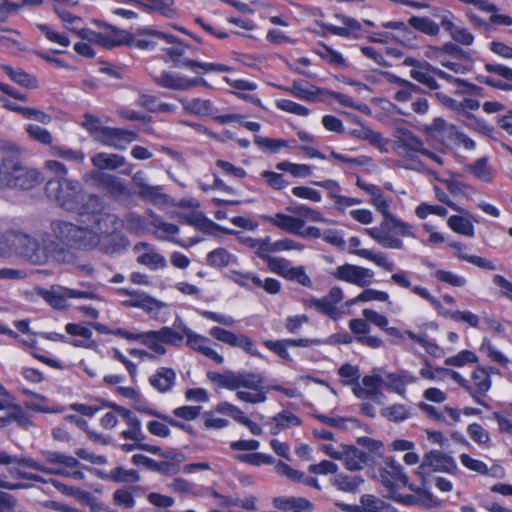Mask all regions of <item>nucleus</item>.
I'll use <instances>...</instances> for the list:
<instances>
[{
    "label": "nucleus",
    "mask_w": 512,
    "mask_h": 512,
    "mask_svg": "<svg viewBox=\"0 0 512 512\" xmlns=\"http://www.w3.org/2000/svg\"><path fill=\"white\" fill-rule=\"evenodd\" d=\"M411 77L430 90L445 108L457 113H469L480 107L478 97L484 89L465 79L454 77L429 63L411 70Z\"/></svg>",
    "instance_id": "1"
},
{
    "label": "nucleus",
    "mask_w": 512,
    "mask_h": 512,
    "mask_svg": "<svg viewBox=\"0 0 512 512\" xmlns=\"http://www.w3.org/2000/svg\"><path fill=\"white\" fill-rule=\"evenodd\" d=\"M207 377L219 388L236 390L237 399L248 404L264 403L270 391L280 392L289 398L299 396V391L295 387H284L280 384L264 385V377L259 372L228 370L223 373L208 372Z\"/></svg>",
    "instance_id": "2"
},
{
    "label": "nucleus",
    "mask_w": 512,
    "mask_h": 512,
    "mask_svg": "<svg viewBox=\"0 0 512 512\" xmlns=\"http://www.w3.org/2000/svg\"><path fill=\"white\" fill-rule=\"evenodd\" d=\"M370 203L383 216L379 227L367 229L368 235L384 248L402 249L403 241L394 235L401 237H415L411 224L397 218L390 212V201L382 195L370 199Z\"/></svg>",
    "instance_id": "3"
},
{
    "label": "nucleus",
    "mask_w": 512,
    "mask_h": 512,
    "mask_svg": "<svg viewBox=\"0 0 512 512\" xmlns=\"http://www.w3.org/2000/svg\"><path fill=\"white\" fill-rule=\"evenodd\" d=\"M43 181L42 173L25 167L20 155L4 152L0 159V189L3 187L30 190Z\"/></svg>",
    "instance_id": "4"
},
{
    "label": "nucleus",
    "mask_w": 512,
    "mask_h": 512,
    "mask_svg": "<svg viewBox=\"0 0 512 512\" xmlns=\"http://www.w3.org/2000/svg\"><path fill=\"white\" fill-rule=\"evenodd\" d=\"M89 202L93 203L94 206H99V209L80 213L81 222L85 223L86 227L66 222V246L75 249H87L98 243L99 236L94 229H100V224L103 220V207L99 197L96 195L90 196Z\"/></svg>",
    "instance_id": "5"
},
{
    "label": "nucleus",
    "mask_w": 512,
    "mask_h": 512,
    "mask_svg": "<svg viewBox=\"0 0 512 512\" xmlns=\"http://www.w3.org/2000/svg\"><path fill=\"white\" fill-rule=\"evenodd\" d=\"M9 259L18 257L32 265H42L44 253L40 250V241L20 230H10Z\"/></svg>",
    "instance_id": "6"
},
{
    "label": "nucleus",
    "mask_w": 512,
    "mask_h": 512,
    "mask_svg": "<svg viewBox=\"0 0 512 512\" xmlns=\"http://www.w3.org/2000/svg\"><path fill=\"white\" fill-rule=\"evenodd\" d=\"M42 177L47 179L44 188L46 198L60 208L64 207V164L56 160L45 161Z\"/></svg>",
    "instance_id": "7"
},
{
    "label": "nucleus",
    "mask_w": 512,
    "mask_h": 512,
    "mask_svg": "<svg viewBox=\"0 0 512 512\" xmlns=\"http://www.w3.org/2000/svg\"><path fill=\"white\" fill-rule=\"evenodd\" d=\"M41 240L40 250L44 253L42 265L50 261H61L64 253V221L53 220Z\"/></svg>",
    "instance_id": "8"
},
{
    "label": "nucleus",
    "mask_w": 512,
    "mask_h": 512,
    "mask_svg": "<svg viewBox=\"0 0 512 512\" xmlns=\"http://www.w3.org/2000/svg\"><path fill=\"white\" fill-rule=\"evenodd\" d=\"M343 298L342 288L333 286L321 298L311 297L304 299L303 305L306 309H314L317 313L327 316L333 321H338L343 315V310L338 306Z\"/></svg>",
    "instance_id": "9"
},
{
    "label": "nucleus",
    "mask_w": 512,
    "mask_h": 512,
    "mask_svg": "<svg viewBox=\"0 0 512 512\" xmlns=\"http://www.w3.org/2000/svg\"><path fill=\"white\" fill-rule=\"evenodd\" d=\"M379 481L386 489L387 495L395 494L401 487L408 485V476L403 467L393 457H386L380 465Z\"/></svg>",
    "instance_id": "10"
},
{
    "label": "nucleus",
    "mask_w": 512,
    "mask_h": 512,
    "mask_svg": "<svg viewBox=\"0 0 512 512\" xmlns=\"http://www.w3.org/2000/svg\"><path fill=\"white\" fill-rule=\"evenodd\" d=\"M120 295L128 296V299L121 302L125 308H138L150 316L156 317L166 306L162 301L152 297L148 293L130 288H120Z\"/></svg>",
    "instance_id": "11"
},
{
    "label": "nucleus",
    "mask_w": 512,
    "mask_h": 512,
    "mask_svg": "<svg viewBox=\"0 0 512 512\" xmlns=\"http://www.w3.org/2000/svg\"><path fill=\"white\" fill-rule=\"evenodd\" d=\"M331 275L339 281L361 288L368 287L374 278L373 270L350 263L337 266Z\"/></svg>",
    "instance_id": "12"
},
{
    "label": "nucleus",
    "mask_w": 512,
    "mask_h": 512,
    "mask_svg": "<svg viewBox=\"0 0 512 512\" xmlns=\"http://www.w3.org/2000/svg\"><path fill=\"white\" fill-rule=\"evenodd\" d=\"M154 83L161 88L186 91L197 86H208L207 81L202 77L188 78L172 71H163L153 77Z\"/></svg>",
    "instance_id": "13"
},
{
    "label": "nucleus",
    "mask_w": 512,
    "mask_h": 512,
    "mask_svg": "<svg viewBox=\"0 0 512 512\" xmlns=\"http://www.w3.org/2000/svg\"><path fill=\"white\" fill-rule=\"evenodd\" d=\"M175 41L174 35L156 30L152 27H143L131 33L130 48L151 51L160 42Z\"/></svg>",
    "instance_id": "14"
},
{
    "label": "nucleus",
    "mask_w": 512,
    "mask_h": 512,
    "mask_svg": "<svg viewBox=\"0 0 512 512\" xmlns=\"http://www.w3.org/2000/svg\"><path fill=\"white\" fill-rule=\"evenodd\" d=\"M493 371V367L478 366L472 372V384H469V387H467V393L471 396L474 402L487 409H489L490 406L485 402L484 396L491 388V373H493Z\"/></svg>",
    "instance_id": "15"
},
{
    "label": "nucleus",
    "mask_w": 512,
    "mask_h": 512,
    "mask_svg": "<svg viewBox=\"0 0 512 512\" xmlns=\"http://www.w3.org/2000/svg\"><path fill=\"white\" fill-rule=\"evenodd\" d=\"M209 335L231 347L240 348L251 356H259V351L253 340L245 334H236L220 326H213Z\"/></svg>",
    "instance_id": "16"
},
{
    "label": "nucleus",
    "mask_w": 512,
    "mask_h": 512,
    "mask_svg": "<svg viewBox=\"0 0 512 512\" xmlns=\"http://www.w3.org/2000/svg\"><path fill=\"white\" fill-rule=\"evenodd\" d=\"M131 32L120 30L111 25H105L104 30L100 32L92 31L90 39L96 44L106 49L114 47H130Z\"/></svg>",
    "instance_id": "17"
},
{
    "label": "nucleus",
    "mask_w": 512,
    "mask_h": 512,
    "mask_svg": "<svg viewBox=\"0 0 512 512\" xmlns=\"http://www.w3.org/2000/svg\"><path fill=\"white\" fill-rule=\"evenodd\" d=\"M484 69L488 73L495 74L508 82L496 80L490 76L477 75L476 81L491 88L501 91H512V68L503 64L485 63Z\"/></svg>",
    "instance_id": "18"
},
{
    "label": "nucleus",
    "mask_w": 512,
    "mask_h": 512,
    "mask_svg": "<svg viewBox=\"0 0 512 512\" xmlns=\"http://www.w3.org/2000/svg\"><path fill=\"white\" fill-rule=\"evenodd\" d=\"M182 331L186 338V345L190 349L204 355L216 364L220 365L224 362L223 356L211 347V340L209 338L194 332L185 325L182 327Z\"/></svg>",
    "instance_id": "19"
},
{
    "label": "nucleus",
    "mask_w": 512,
    "mask_h": 512,
    "mask_svg": "<svg viewBox=\"0 0 512 512\" xmlns=\"http://www.w3.org/2000/svg\"><path fill=\"white\" fill-rule=\"evenodd\" d=\"M182 224L192 226L205 234H214L215 232H222L227 235H233L236 232L232 229L223 227L211 219L207 218L201 211H193L188 214H182L179 217Z\"/></svg>",
    "instance_id": "20"
},
{
    "label": "nucleus",
    "mask_w": 512,
    "mask_h": 512,
    "mask_svg": "<svg viewBox=\"0 0 512 512\" xmlns=\"http://www.w3.org/2000/svg\"><path fill=\"white\" fill-rule=\"evenodd\" d=\"M108 407L118 412L120 418L126 423L128 428L120 433V437L125 440H145L146 435L142 431L140 419L129 409L116 403H108Z\"/></svg>",
    "instance_id": "21"
},
{
    "label": "nucleus",
    "mask_w": 512,
    "mask_h": 512,
    "mask_svg": "<svg viewBox=\"0 0 512 512\" xmlns=\"http://www.w3.org/2000/svg\"><path fill=\"white\" fill-rule=\"evenodd\" d=\"M139 137L138 133L118 127H108L102 131V138L99 143L113 147L118 150H125L127 146Z\"/></svg>",
    "instance_id": "22"
},
{
    "label": "nucleus",
    "mask_w": 512,
    "mask_h": 512,
    "mask_svg": "<svg viewBox=\"0 0 512 512\" xmlns=\"http://www.w3.org/2000/svg\"><path fill=\"white\" fill-rule=\"evenodd\" d=\"M360 502L361 505L340 502L335 503V505L344 512H397L391 504L371 494L362 495Z\"/></svg>",
    "instance_id": "23"
},
{
    "label": "nucleus",
    "mask_w": 512,
    "mask_h": 512,
    "mask_svg": "<svg viewBox=\"0 0 512 512\" xmlns=\"http://www.w3.org/2000/svg\"><path fill=\"white\" fill-rule=\"evenodd\" d=\"M319 344V340L317 339H310V338H298V339H280V340H266L263 342V345L270 350L271 352L275 353L280 358L291 361L292 358L290 356V353L288 352L289 347H311L314 345Z\"/></svg>",
    "instance_id": "24"
},
{
    "label": "nucleus",
    "mask_w": 512,
    "mask_h": 512,
    "mask_svg": "<svg viewBox=\"0 0 512 512\" xmlns=\"http://www.w3.org/2000/svg\"><path fill=\"white\" fill-rule=\"evenodd\" d=\"M133 251L138 253L144 251L137 256V263L147 267L150 270L164 269L167 266L165 257L158 253L155 247L148 242H138L134 245Z\"/></svg>",
    "instance_id": "25"
},
{
    "label": "nucleus",
    "mask_w": 512,
    "mask_h": 512,
    "mask_svg": "<svg viewBox=\"0 0 512 512\" xmlns=\"http://www.w3.org/2000/svg\"><path fill=\"white\" fill-rule=\"evenodd\" d=\"M383 379L379 375H365L362 378V386L359 382L354 385L352 391L358 399H371L376 403H381L383 393L381 387Z\"/></svg>",
    "instance_id": "26"
},
{
    "label": "nucleus",
    "mask_w": 512,
    "mask_h": 512,
    "mask_svg": "<svg viewBox=\"0 0 512 512\" xmlns=\"http://www.w3.org/2000/svg\"><path fill=\"white\" fill-rule=\"evenodd\" d=\"M314 185L319 186L326 190L329 199H331L338 210H345L347 207L358 205L362 203L359 198H353L341 195L340 184L333 179H326L322 181H313Z\"/></svg>",
    "instance_id": "27"
},
{
    "label": "nucleus",
    "mask_w": 512,
    "mask_h": 512,
    "mask_svg": "<svg viewBox=\"0 0 512 512\" xmlns=\"http://www.w3.org/2000/svg\"><path fill=\"white\" fill-rule=\"evenodd\" d=\"M428 468L432 471H443L453 474L457 470L455 460L448 455L439 451H430L427 453L419 467L423 473L429 472Z\"/></svg>",
    "instance_id": "28"
},
{
    "label": "nucleus",
    "mask_w": 512,
    "mask_h": 512,
    "mask_svg": "<svg viewBox=\"0 0 512 512\" xmlns=\"http://www.w3.org/2000/svg\"><path fill=\"white\" fill-rule=\"evenodd\" d=\"M406 487H408L411 491H414L417 495H402L399 494L398 491H396L395 494H389L387 496L393 499L395 502L405 506H414L419 503H422L427 506H434L437 504L435 497L430 491L416 487L414 484L409 483Z\"/></svg>",
    "instance_id": "29"
},
{
    "label": "nucleus",
    "mask_w": 512,
    "mask_h": 512,
    "mask_svg": "<svg viewBox=\"0 0 512 512\" xmlns=\"http://www.w3.org/2000/svg\"><path fill=\"white\" fill-rule=\"evenodd\" d=\"M391 281L401 288L409 289L413 294L429 302L436 310L442 307L441 302L430 291L419 285H412L408 272L401 271L391 275Z\"/></svg>",
    "instance_id": "30"
},
{
    "label": "nucleus",
    "mask_w": 512,
    "mask_h": 512,
    "mask_svg": "<svg viewBox=\"0 0 512 512\" xmlns=\"http://www.w3.org/2000/svg\"><path fill=\"white\" fill-rule=\"evenodd\" d=\"M385 378L386 388L389 391L396 393L401 397H405L406 388L408 385L415 384L419 380V378L415 374L406 369H401L397 372L387 373Z\"/></svg>",
    "instance_id": "31"
},
{
    "label": "nucleus",
    "mask_w": 512,
    "mask_h": 512,
    "mask_svg": "<svg viewBox=\"0 0 512 512\" xmlns=\"http://www.w3.org/2000/svg\"><path fill=\"white\" fill-rule=\"evenodd\" d=\"M302 423L303 421L299 416L290 410L284 409L271 417L269 421L265 423V425L269 427L270 434L276 436L283 430L291 427H299L302 425Z\"/></svg>",
    "instance_id": "32"
},
{
    "label": "nucleus",
    "mask_w": 512,
    "mask_h": 512,
    "mask_svg": "<svg viewBox=\"0 0 512 512\" xmlns=\"http://www.w3.org/2000/svg\"><path fill=\"white\" fill-rule=\"evenodd\" d=\"M453 18L454 15L451 12L443 15L440 20L441 27L449 33L454 42L464 46L472 45L474 42L473 34L467 28L457 26L453 22Z\"/></svg>",
    "instance_id": "33"
},
{
    "label": "nucleus",
    "mask_w": 512,
    "mask_h": 512,
    "mask_svg": "<svg viewBox=\"0 0 512 512\" xmlns=\"http://www.w3.org/2000/svg\"><path fill=\"white\" fill-rule=\"evenodd\" d=\"M338 18L343 23V26L330 25L328 27V31L331 34L339 37L354 39L365 37L366 31L357 19L344 15L338 16Z\"/></svg>",
    "instance_id": "34"
},
{
    "label": "nucleus",
    "mask_w": 512,
    "mask_h": 512,
    "mask_svg": "<svg viewBox=\"0 0 512 512\" xmlns=\"http://www.w3.org/2000/svg\"><path fill=\"white\" fill-rule=\"evenodd\" d=\"M262 219L286 232L293 234H301V229L305 227V221L302 218L276 213L274 216H263Z\"/></svg>",
    "instance_id": "35"
},
{
    "label": "nucleus",
    "mask_w": 512,
    "mask_h": 512,
    "mask_svg": "<svg viewBox=\"0 0 512 512\" xmlns=\"http://www.w3.org/2000/svg\"><path fill=\"white\" fill-rule=\"evenodd\" d=\"M179 102L182 104L184 111L187 114H192L200 117L206 116H214L217 109L214 107L213 103L209 99H201V98H178Z\"/></svg>",
    "instance_id": "36"
},
{
    "label": "nucleus",
    "mask_w": 512,
    "mask_h": 512,
    "mask_svg": "<svg viewBox=\"0 0 512 512\" xmlns=\"http://www.w3.org/2000/svg\"><path fill=\"white\" fill-rule=\"evenodd\" d=\"M275 469L278 474L287 477L292 482L302 483L317 490L321 489L317 478L306 476L304 472L291 467L283 461H278L276 463Z\"/></svg>",
    "instance_id": "37"
},
{
    "label": "nucleus",
    "mask_w": 512,
    "mask_h": 512,
    "mask_svg": "<svg viewBox=\"0 0 512 512\" xmlns=\"http://www.w3.org/2000/svg\"><path fill=\"white\" fill-rule=\"evenodd\" d=\"M176 377V372L172 368L160 367L149 378V383L158 392L166 393L175 385Z\"/></svg>",
    "instance_id": "38"
},
{
    "label": "nucleus",
    "mask_w": 512,
    "mask_h": 512,
    "mask_svg": "<svg viewBox=\"0 0 512 512\" xmlns=\"http://www.w3.org/2000/svg\"><path fill=\"white\" fill-rule=\"evenodd\" d=\"M175 41L165 42L166 44H171L172 46L162 48V51L165 53L164 60L165 62H172L176 67L182 66V57L184 56L186 50H192L193 52L197 49L192 47L189 44L182 42L178 37L174 36Z\"/></svg>",
    "instance_id": "39"
},
{
    "label": "nucleus",
    "mask_w": 512,
    "mask_h": 512,
    "mask_svg": "<svg viewBox=\"0 0 512 512\" xmlns=\"http://www.w3.org/2000/svg\"><path fill=\"white\" fill-rule=\"evenodd\" d=\"M293 96L298 99L316 102L319 100V96L326 92L325 89L317 87L315 85H309L302 81H294L292 86L287 89Z\"/></svg>",
    "instance_id": "40"
},
{
    "label": "nucleus",
    "mask_w": 512,
    "mask_h": 512,
    "mask_svg": "<svg viewBox=\"0 0 512 512\" xmlns=\"http://www.w3.org/2000/svg\"><path fill=\"white\" fill-rule=\"evenodd\" d=\"M97 476L105 481H112L115 483H135L139 480V474L134 469H125L122 466H117L110 472L96 471Z\"/></svg>",
    "instance_id": "41"
},
{
    "label": "nucleus",
    "mask_w": 512,
    "mask_h": 512,
    "mask_svg": "<svg viewBox=\"0 0 512 512\" xmlns=\"http://www.w3.org/2000/svg\"><path fill=\"white\" fill-rule=\"evenodd\" d=\"M182 66L184 68L189 69L191 72L198 74V69L203 70V73H210V72H216V73H226V72H232L233 68L229 65L222 64V63H212V62H200L194 59L190 58H184L182 61Z\"/></svg>",
    "instance_id": "42"
},
{
    "label": "nucleus",
    "mask_w": 512,
    "mask_h": 512,
    "mask_svg": "<svg viewBox=\"0 0 512 512\" xmlns=\"http://www.w3.org/2000/svg\"><path fill=\"white\" fill-rule=\"evenodd\" d=\"M132 403H133L134 409L140 413H144V414H147L150 416L160 418L164 422H167L168 424H170L172 427L181 429L183 431H188L190 429V426L186 425L185 423L178 421L168 415H164V414L150 408L147 405L145 399L142 397L141 394H140V401H132Z\"/></svg>",
    "instance_id": "43"
},
{
    "label": "nucleus",
    "mask_w": 512,
    "mask_h": 512,
    "mask_svg": "<svg viewBox=\"0 0 512 512\" xmlns=\"http://www.w3.org/2000/svg\"><path fill=\"white\" fill-rule=\"evenodd\" d=\"M447 226L456 234L466 237L475 236V226L472 216L451 215L447 220Z\"/></svg>",
    "instance_id": "44"
},
{
    "label": "nucleus",
    "mask_w": 512,
    "mask_h": 512,
    "mask_svg": "<svg viewBox=\"0 0 512 512\" xmlns=\"http://www.w3.org/2000/svg\"><path fill=\"white\" fill-rule=\"evenodd\" d=\"M400 153L411 160H415L417 154H422L423 142L411 132L405 133L398 145Z\"/></svg>",
    "instance_id": "45"
},
{
    "label": "nucleus",
    "mask_w": 512,
    "mask_h": 512,
    "mask_svg": "<svg viewBox=\"0 0 512 512\" xmlns=\"http://www.w3.org/2000/svg\"><path fill=\"white\" fill-rule=\"evenodd\" d=\"M66 496L75 498L81 505L89 507L92 512L102 510L97 498L90 492L66 484Z\"/></svg>",
    "instance_id": "46"
},
{
    "label": "nucleus",
    "mask_w": 512,
    "mask_h": 512,
    "mask_svg": "<svg viewBox=\"0 0 512 512\" xmlns=\"http://www.w3.org/2000/svg\"><path fill=\"white\" fill-rule=\"evenodd\" d=\"M132 181L138 188V195L144 199L156 203L162 197L161 187L151 186L144 182L141 172H137Z\"/></svg>",
    "instance_id": "47"
},
{
    "label": "nucleus",
    "mask_w": 512,
    "mask_h": 512,
    "mask_svg": "<svg viewBox=\"0 0 512 512\" xmlns=\"http://www.w3.org/2000/svg\"><path fill=\"white\" fill-rule=\"evenodd\" d=\"M97 181L109 194L113 196L128 194V189L125 183L114 175L101 173L98 175Z\"/></svg>",
    "instance_id": "48"
},
{
    "label": "nucleus",
    "mask_w": 512,
    "mask_h": 512,
    "mask_svg": "<svg viewBox=\"0 0 512 512\" xmlns=\"http://www.w3.org/2000/svg\"><path fill=\"white\" fill-rule=\"evenodd\" d=\"M364 482L361 476L339 473L334 476L333 485L342 492L356 493Z\"/></svg>",
    "instance_id": "49"
},
{
    "label": "nucleus",
    "mask_w": 512,
    "mask_h": 512,
    "mask_svg": "<svg viewBox=\"0 0 512 512\" xmlns=\"http://www.w3.org/2000/svg\"><path fill=\"white\" fill-rule=\"evenodd\" d=\"M408 24L415 30L428 36H437L441 27L440 24L426 16H411L408 19Z\"/></svg>",
    "instance_id": "50"
},
{
    "label": "nucleus",
    "mask_w": 512,
    "mask_h": 512,
    "mask_svg": "<svg viewBox=\"0 0 512 512\" xmlns=\"http://www.w3.org/2000/svg\"><path fill=\"white\" fill-rule=\"evenodd\" d=\"M368 459L367 454L355 446H349L345 451L344 464L350 471L361 470Z\"/></svg>",
    "instance_id": "51"
},
{
    "label": "nucleus",
    "mask_w": 512,
    "mask_h": 512,
    "mask_svg": "<svg viewBox=\"0 0 512 512\" xmlns=\"http://www.w3.org/2000/svg\"><path fill=\"white\" fill-rule=\"evenodd\" d=\"M0 464H2V465L19 464V465H23V466H26V467H29V468H32L35 470L48 472V473H55L54 470L44 467L43 465L34 461L33 459L23 458V457H19L17 455H11L4 451L0 452Z\"/></svg>",
    "instance_id": "52"
},
{
    "label": "nucleus",
    "mask_w": 512,
    "mask_h": 512,
    "mask_svg": "<svg viewBox=\"0 0 512 512\" xmlns=\"http://www.w3.org/2000/svg\"><path fill=\"white\" fill-rule=\"evenodd\" d=\"M254 142L260 149H265L272 154L278 153L282 148H291L293 147L292 144L295 143V141L286 139L261 137L257 135L254 137Z\"/></svg>",
    "instance_id": "53"
},
{
    "label": "nucleus",
    "mask_w": 512,
    "mask_h": 512,
    "mask_svg": "<svg viewBox=\"0 0 512 512\" xmlns=\"http://www.w3.org/2000/svg\"><path fill=\"white\" fill-rule=\"evenodd\" d=\"M92 163L99 169H118L125 164V158L118 154L98 153L92 158Z\"/></svg>",
    "instance_id": "54"
},
{
    "label": "nucleus",
    "mask_w": 512,
    "mask_h": 512,
    "mask_svg": "<svg viewBox=\"0 0 512 512\" xmlns=\"http://www.w3.org/2000/svg\"><path fill=\"white\" fill-rule=\"evenodd\" d=\"M273 504L276 508L283 511L293 510L294 508L307 509V511H311L313 508L312 503L308 499L302 497H276L273 500Z\"/></svg>",
    "instance_id": "55"
},
{
    "label": "nucleus",
    "mask_w": 512,
    "mask_h": 512,
    "mask_svg": "<svg viewBox=\"0 0 512 512\" xmlns=\"http://www.w3.org/2000/svg\"><path fill=\"white\" fill-rule=\"evenodd\" d=\"M159 330H150L143 332L141 344L146 346L156 355L161 356L166 353L165 344Z\"/></svg>",
    "instance_id": "56"
},
{
    "label": "nucleus",
    "mask_w": 512,
    "mask_h": 512,
    "mask_svg": "<svg viewBox=\"0 0 512 512\" xmlns=\"http://www.w3.org/2000/svg\"><path fill=\"white\" fill-rule=\"evenodd\" d=\"M381 415L391 422L400 423L411 417V411L405 404H393L383 408Z\"/></svg>",
    "instance_id": "57"
},
{
    "label": "nucleus",
    "mask_w": 512,
    "mask_h": 512,
    "mask_svg": "<svg viewBox=\"0 0 512 512\" xmlns=\"http://www.w3.org/2000/svg\"><path fill=\"white\" fill-rule=\"evenodd\" d=\"M235 458L241 463L257 467L262 465H272L275 462L274 457L270 454L255 451L251 453L238 454Z\"/></svg>",
    "instance_id": "58"
},
{
    "label": "nucleus",
    "mask_w": 512,
    "mask_h": 512,
    "mask_svg": "<svg viewBox=\"0 0 512 512\" xmlns=\"http://www.w3.org/2000/svg\"><path fill=\"white\" fill-rule=\"evenodd\" d=\"M234 256L225 248L219 247L207 254L206 260L209 266L216 268L227 267Z\"/></svg>",
    "instance_id": "59"
},
{
    "label": "nucleus",
    "mask_w": 512,
    "mask_h": 512,
    "mask_svg": "<svg viewBox=\"0 0 512 512\" xmlns=\"http://www.w3.org/2000/svg\"><path fill=\"white\" fill-rule=\"evenodd\" d=\"M3 69L10 79L17 84L30 89L37 88V79L34 76L21 69H13L9 66H5Z\"/></svg>",
    "instance_id": "60"
},
{
    "label": "nucleus",
    "mask_w": 512,
    "mask_h": 512,
    "mask_svg": "<svg viewBox=\"0 0 512 512\" xmlns=\"http://www.w3.org/2000/svg\"><path fill=\"white\" fill-rule=\"evenodd\" d=\"M82 126L97 142L102 138V131L107 128L97 116L91 113L84 114Z\"/></svg>",
    "instance_id": "61"
},
{
    "label": "nucleus",
    "mask_w": 512,
    "mask_h": 512,
    "mask_svg": "<svg viewBox=\"0 0 512 512\" xmlns=\"http://www.w3.org/2000/svg\"><path fill=\"white\" fill-rule=\"evenodd\" d=\"M229 278L234 283L247 290L251 289V285L256 286V284L261 283V278L253 272H242L238 270H232L230 271Z\"/></svg>",
    "instance_id": "62"
},
{
    "label": "nucleus",
    "mask_w": 512,
    "mask_h": 512,
    "mask_svg": "<svg viewBox=\"0 0 512 512\" xmlns=\"http://www.w3.org/2000/svg\"><path fill=\"white\" fill-rule=\"evenodd\" d=\"M432 277L438 282L444 283L451 287H464L467 284V279L464 276L457 275L448 270H436Z\"/></svg>",
    "instance_id": "63"
},
{
    "label": "nucleus",
    "mask_w": 512,
    "mask_h": 512,
    "mask_svg": "<svg viewBox=\"0 0 512 512\" xmlns=\"http://www.w3.org/2000/svg\"><path fill=\"white\" fill-rule=\"evenodd\" d=\"M347 134L352 138L368 141L372 145H377L382 140L381 133L373 131L364 125H361L359 128L350 129Z\"/></svg>",
    "instance_id": "64"
}]
</instances>
